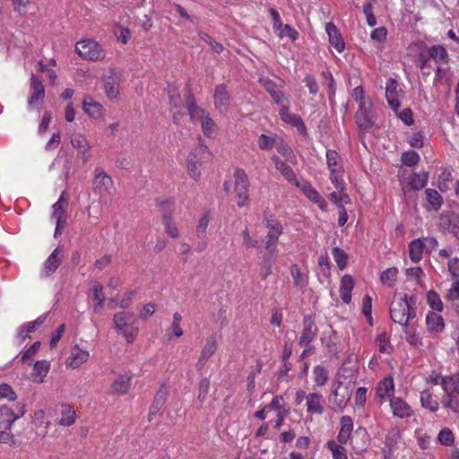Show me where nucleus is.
Instances as JSON below:
<instances>
[{"label":"nucleus","instance_id":"obj_1","mask_svg":"<svg viewBox=\"0 0 459 459\" xmlns=\"http://www.w3.org/2000/svg\"><path fill=\"white\" fill-rule=\"evenodd\" d=\"M136 317L134 313L118 312L114 315L113 325L117 333L123 335L128 343H132L138 334Z\"/></svg>","mask_w":459,"mask_h":459},{"label":"nucleus","instance_id":"obj_2","mask_svg":"<svg viewBox=\"0 0 459 459\" xmlns=\"http://www.w3.org/2000/svg\"><path fill=\"white\" fill-rule=\"evenodd\" d=\"M389 313L394 323L400 324L403 326L404 333H407L409 320L413 319L416 316V311L410 310L406 302L400 299L396 295L390 305Z\"/></svg>","mask_w":459,"mask_h":459},{"label":"nucleus","instance_id":"obj_3","mask_svg":"<svg viewBox=\"0 0 459 459\" xmlns=\"http://www.w3.org/2000/svg\"><path fill=\"white\" fill-rule=\"evenodd\" d=\"M354 118L359 134H365L371 129L377 118L372 102L359 105V108Z\"/></svg>","mask_w":459,"mask_h":459},{"label":"nucleus","instance_id":"obj_4","mask_svg":"<svg viewBox=\"0 0 459 459\" xmlns=\"http://www.w3.org/2000/svg\"><path fill=\"white\" fill-rule=\"evenodd\" d=\"M78 55L87 60L99 61L105 57V52L100 44L93 39H83L75 46Z\"/></svg>","mask_w":459,"mask_h":459},{"label":"nucleus","instance_id":"obj_5","mask_svg":"<svg viewBox=\"0 0 459 459\" xmlns=\"http://www.w3.org/2000/svg\"><path fill=\"white\" fill-rule=\"evenodd\" d=\"M235 193L237 195V204L238 206H244L248 201L249 181L246 171L238 169L234 173Z\"/></svg>","mask_w":459,"mask_h":459},{"label":"nucleus","instance_id":"obj_6","mask_svg":"<svg viewBox=\"0 0 459 459\" xmlns=\"http://www.w3.org/2000/svg\"><path fill=\"white\" fill-rule=\"evenodd\" d=\"M318 328L315 320L311 316H305L303 318V330L299 340V345L301 347H308L311 342L316 338Z\"/></svg>","mask_w":459,"mask_h":459},{"label":"nucleus","instance_id":"obj_7","mask_svg":"<svg viewBox=\"0 0 459 459\" xmlns=\"http://www.w3.org/2000/svg\"><path fill=\"white\" fill-rule=\"evenodd\" d=\"M120 82L121 74L117 70H110L108 74L104 76V89L108 99L112 100L117 98Z\"/></svg>","mask_w":459,"mask_h":459},{"label":"nucleus","instance_id":"obj_8","mask_svg":"<svg viewBox=\"0 0 459 459\" xmlns=\"http://www.w3.org/2000/svg\"><path fill=\"white\" fill-rule=\"evenodd\" d=\"M30 90L32 92L28 103L31 108L37 107L44 100L45 88L42 82L33 73L30 74Z\"/></svg>","mask_w":459,"mask_h":459},{"label":"nucleus","instance_id":"obj_9","mask_svg":"<svg viewBox=\"0 0 459 459\" xmlns=\"http://www.w3.org/2000/svg\"><path fill=\"white\" fill-rule=\"evenodd\" d=\"M63 256V251L58 247L56 248L45 261L41 277H49L53 274L61 264Z\"/></svg>","mask_w":459,"mask_h":459},{"label":"nucleus","instance_id":"obj_10","mask_svg":"<svg viewBox=\"0 0 459 459\" xmlns=\"http://www.w3.org/2000/svg\"><path fill=\"white\" fill-rule=\"evenodd\" d=\"M351 445L358 455L367 450L368 445V435L365 428L359 427L351 437Z\"/></svg>","mask_w":459,"mask_h":459},{"label":"nucleus","instance_id":"obj_11","mask_svg":"<svg viewBox=\"0 0 459 459\" xmlns=\"http://www.w3.org/2000/svg\"><path fill=\"white\" fill-rule=\"evenodd\" d=\"M95 178L93 181V189L95 192L100 194L108 192L113 186V180L109 175H108L100 168H96Z\"/></svg>","mask_w":459,"mask_h":459},{"label":"nucleus","instance_id":"obj_12","mask_svg":"<svg viewBox=\"0 0 459 459\" xmlns=\"http://www.w3.org/2000/svg\"><path fill=\"white\" fill-rule=\"evenodd\" d=\"M425 56L427 59L433 60L437 65H446L449 61V55L442 45H434L428 48Z\"/></svg>","mask_w":459,"mask_h":459},{"label":"nucleus","instance_id":"obj_13","mask_svg":"<svg viewBox=\"0 0 459 459\" xmlns=\"http://www.w3.org/2000/svg\"><path fill=\"white\" fill-rule=\"evenodd\" d=\"M299 187L311 202L316 204L322 211H326L327 203L309 182L299 184Z\"/></svg>","mask_w":459,"mask_h":459},{"label":"nucleus","instance_id":"obj_14","mask_svg":"<svg viewBox=\"0 0 459 459\" xmlns=\"http://www.w3.org/2000/svg\"><path fill=\"white\" fill-rule=\"evenodd\" d=\"M186 106L192 121L201 120L203 116L205 115V111L196 106L195 96L189 85L186 88Z\"/></svg>","mask_w":459,"mask_h":459},{"label":"nucleus","instance_id":"obj_15","mask_svg":"<svg viewBox=\"0 0 459 459\" xmlns=\"http://www.w3.org/2000/svg\"><path fill=\"white\" fill-rule=\"evenodd\" d=\"M398 82L394 78H389L385 85V97L389 106L397 113L400 108V101L398 100Z\"/></svg>","mask_w":459,"mask_h":459},{"label":"nucleus","instance_id":"obj_16","mask_svg":"<svg viewBox=\"0 0 459 459\" xmlns=\"http://www.w3.org/2000/svg\"><path fill=\"white\" fill-rule=\"evenodd\" d=\"M71 144L74 148L78 150L83 162H87L90 160L91 157L90 145L84 135L81 134H74L71 137Z\"/></svg>","mask_w":459,"mask_h":459},{"label":"nucleus","instance_id":"obj_17","mask_svg":"<svg viewBox=\"0 0 459 459\" xmlns=\"http://www.w3.org/2000/svg\"><path fill=\"white\" fill-rule=\"evenodd\" d=\"M325 30L328 35L330 44L339 52H342L345 47L343 39L333 22L325 25Z\"/></svg>","mask_w":459,"mask_h":459},{"label":"nucleus","instance_id":"obj_18","mask_svg":"<svg viewBox=\"0 0 459 459\" xmlns=\"http://www.w3.org/2000/svg\"><path fill=\"white\" fill-rule=\"evenodd\" d=\"M341 429L337 435V441L341 445H345L351 439L353 430V422L350 416H342L340 420Z\"/></svg>","mask_w":459,"mask_h":459},{"label":"nucleus","instance_id":"obj_19","mask_svg":"<svg viewBox=\"0 0 459 459\" xmlns=\"http://www.w3.org/2000/svg\"><path fill=\"white\" fill-rule=\"evenodd\" d=\"M281 118L287 124L295 126L300 133L306 132V126L299 115L291 114L289 111V108L282 106L280 109Z\"/></svg>","mask_w":459,"mask_h":459},{"label":"nucleus","instance_id":"obj_20","mask_svg":"<svg viewBox=\"0 0 459 459\" xmlns=\"http://www.w3.org/2000/svg\"><path fill=\"white\" fill-rule=\"evenodd\" d=\"M390 406L395 417L403 419L412 414L411 407L399 397H393L390 400Z\"/></svg>","mask_w":459,"mask_h":459},{"label":"nucleus","instance_id":"obj_21","mask_svg":"<svg viewBox=\"0 0 459 459\" xmlns=\"http://www.w3.org/2000/svg\"><path fill=\"white\" fill-rule=\"evenodd\" d=\"M213 98L215 108L220 112H224L228 109L230 96L225 85L219 84L215 87Z\"/></svg>","mask_w":459,"mask_h":459},{"label":"nucleus","instance_id":"obj_22","mask_svg":"<svg viewBox=\"0 0 459 459\" xmlns=\"http://www.w3.org/2000/svg\"><path fill=\"white\" fill-rule=\"evenodd\" d=\"M168 397V390L165 386H161L156 393L153 402L150 407L148 420L152 421L153 417L158 413L160 408L164 405Z\"/></svg>","mask_w":459,"mask_h":459},{"label":"nucleus","instance_id":"obj_23","mask_svg":"<svg viewBox=\"0 0 459 459\" xmlns=\"http://www.w3.org/2000/svg\"><path fill=\"white\" fill-rule=\"evenodd\" d=\"M426 325L429 332L438 333L443 332L445 328V321L437 312L429 311L426 316Z\"/></svg>","mask_w":459,"mask_h":459},{"label":"nucleus","instance_id":"obj_24","mask_svg":"<svg viewBox=\"0 0 459 459\" xmlns=\"http://www.w3.org/2000/svg\"><path fill=\"white\" fill-rule=\"evenodd\" d=\"M131 379L132 376L129 374L118 376L111 384V393L116 394H126L131 385Z\"/></svg>","mask_w":459,"mask_h":459},{"label":"nucleus","instance_id":"obj_25","mask_svg":"<svg viewBox=\"0 0 459 459\" xmlns=\"http://www.w3.org/2000/svg\"><path fill=\"white\" fill-rule=\"evenodd\" d=\"M354 288V280L350 274H344L341 279L340 296L345 304L351 300V291Z\"/></svg>","mask_w":459,"mask_h":459},{"label":"nucleus","instance_id":"obj_26","mask_svg":"<svg viewBox=\"0 0 459 459\" xmlns=\"http://www.w3.org/2000/svg\"><path fill=\"white\" fill-rule=\"evenodd\" d=\"M440 224L459 239V214L441 215Z\"/></svg>","mask_w":459,"mask_h":459},{"label":"nucleus","instance_id":"obj_27","mask_svg":"<svg viewBox=\"0 0 459 459\" xmlns=\"http://www.w3.org/2000/svg\"><path fill=\"white\" fill-rule=\"evenodd\" d=\"M333 400L330 398V402L333 404V409L342 410L345 406L350 397V393L347 387L341 388V386H338V388H336L333 393Z\"/></svg>","mask_w":459,"mask_h":459},{"label":"nucleus","instance_id":"obj_28","mask_svg":"<svg viewBox=\"0 0 459 459\" xmlns=\"http://www.w3.org/2000/svg\"><path fill=\"white\" fill-rule=\"evenodd\" d=\"M198 145L190 152L188 157L195 156V160H201L204 162L210 161L212 157V152L209 151L207 146L204 144L201 136L198 137Z\"/></svg>","mask_w":459,"mask_h":459},{"label":"nucleus","instance_id":"obj_29","mask_svg":"<svg viewBox=\"0 0 459 459\" xmlns=\"http://www.w3.org/2000/svg\"><path fill=\"white\" fill-rule=\"evenodd\" d=\"M441 385L446 394H459V372L451 377H442Z\"/></svg>","mask_w":459,"mask_h":459},{"label":"nucleus","instance_id":"obj_30","mask_svg":"<svg viewBox=\"0 0 459 459\" xmlns=\"http://www.w3.org/2000/svg\"><path fill=\"white\" fill-rule=\"evenodd\" d=\"M50 368V363L48 360H38L33 367L32 377L37 383H42L44 377L48 375Z\"/></svg>","mask_w":459,"mask_h":459},{"label":"nucleus","instance_id":"obj_31","mask_svg":"<svg viewBox=\"0 0 459 459\" xmlns=\"http://www.w3.org/2000/svg\"><path fill=\"white\" fill-rule=\"evenodd\" d=\"M377 394L384 399L394 394V380L391 377H385L377 387Z\"/></svg>","mask_w":459,"mask_h":459},{"label":"nucleus","instance_id":"obj_32","mask_svg":"<svg viewBox=\"0 0 459 459\" xmlns=\"http://www.w3.org/2000/svg\"><path fill=\"white\" fill-rule=\"evenodd\" d=\"M327 166L332 174L342 173L341 158L334 150H328L326 152Z\"/></svg>","mask_w":459,"mask_h":459},{"label":"nucleus","instance_id":"obj_33","mask_svg":"<svg viewBox=\"0 0 459 459\" xmlns=\"http://www.w3.org/2000/svg\"><path fill=\"white\" fill-rule=\"evenodd\" d=\"M307 412L323 413V406L321 404L322 395L316 393L309 394L307 397Z\"/></svg>","mask_w":459,"mask_h":459},{"label":"nucleus","instance_id":"obj_34","mask_svg":"<svg viewBox=\"0 0 459 459\" xmlns=\"http://www.w3.org/2000/svg\"><path fill=\"white\" fill-rule=\"evenodd\" d=\"M83 110L92 117H99L102 114L103 107L94 101L91 97H85L82 102Z\"/></svg>","mask_w":459,"mask_h":459},{"label":"nucleus","instance_id":"obj_35","mask_svg":"<svg viewBox=\"0 0 459 459\" xmlns=\"http://www.w3.org/2000/svg\"><path fill=\"white\" fill-rule=\"evenodd\" d=\"M75 411L72 406L68 404L62 405L61 419L58 424L65 427L72 426L75 422Z\"/></svg>","mask_w":459,"mask_h":459},{"label":"nucleus","instance_id":"obj_36","mask_svg":"<svg viewBox=\"0 0 459 459\" xmlns=\"http://www.w3.org/2000/svg\"><path fill=\"white\" fill-rule=\"evenodd\" d=\"M0 416L3 418L1 425L4 429H11L12 425L17 420V417L14 416V411L6 405L0 406Z\"/></svg>","mask_w":459,"mask_h":459},{"label":"nucleus","instance_id":"obj_37","mask_svg":"<svg viewBox=\"0 0 459 459\" xmlns=\"http://www.w3.org/2000/svg\"><path fill=\"white\" fill-rule=\"evenodd\" d=\"M89 358V353L87 351L80 350L77 346L74 347L71 351V361L69 365L76 368L84 363Z\"/></svg>","mask_w":459,"mask_h":459},{"label":"nucleus","instance_id":"obj_38","mask_svg":"<svg viewBox=\"0 0 459 459\" xmlns=\"http://www.w3.org/2000/svg\"><path fill=\"white\" fill-rule=\"evenodd\" d=\"M423 250L424 247L420 238L412 240L409 245V255L411 260L414 263L419 262L422 257Z\"/></svg>","mask_w":459,"mask_h":459},{"label":"nucleus","instance_id":"obj_39","mask_svg":"<svg viewBox=\"0 0 459 459\" xmlns=\"http://www.w3.org/2000/svg\"><path fill=\"white\" fill-rule=\"evenodd\" d=\"M325 446L331 451L333 459H348L347 451L340 443L329 440Z\"/></svg>","mask_w":459,"mask_h":459},{"label":"nucleus","instance_id":"obj_40","mask_svg":"<svg viewBox=\"0 0 459 459\" xmlns=\"http://www.w3.org/2000/svg\"><path fill=\"white\" fill-rule=\"evenodd\" d=\"M429 174L427 172H423L422 174L412 173L409 177V185L413 190L422 189L428 182Z\"/></svg>","mask_w":459,"mask_h":459},{"label":"nucleus","instance_id":"obj_41","mask_svg":"<svg viewBox=\"0 0 459 459\" xmlns=\"http://www.w3.org/2000/svg\"><path fill=\"white\" fill-rule=\"evenodd\" d=\"M264 86L276 104L280 105L283 103L286 98L281 91L276 90V85L271 80H264Z\"/></svg>","mask_w":459,"mask_h":459},{"label":"nucleus","instance_id":"obj_42","mask_svg":"<svg viewBox=\"0 0 459 459\" xmlns=\"http://www.w3.org/2000/svg\"><path fill=\"white\" fill-rule=\"evenodd\" d=\"M425 195L427 201L433 207V209L437 211L441 207L443 204V198L436 189H426Z\"/></svg>","mask_w":459,"mask_h":459},{"label":"nucleus","instance_id":"obj_43","mask_svg":"<svg viewBox=\"0 0 459 459\" xmlns=\"http://www.w3.org/2000/svg\"><path fill=\"white\" fill-rule=\"evenodd\" d=\"M398 269L396 267H390L384 271L380 275L382 283L388 287H393L397 280Z\"/></svg>","mask_w":459,"mask_h":459},{"label":"nucleus","instance_id":"obj_44","mask_svg":"<svg viewBox=\"0 0 459 459\" xmlns=\"http://www.w3.org/2000/svg\"><path fill=\"white\" fill-rule=\"evenodd\" d=\"M167 91L170 106L173 108H180L182 106V100L178 88L172 84H169Z\"/></svg>","mask_w":459,"mask_h":459},{"label":"nucleus","instance_id":"obj_45","mask_svg":"<svg viewBox=\"0 0 459 459\" xmlns=\"http://www.w3.org/2000/svg\"><path fill=\"white\" fill-rule=\"evenodd\" d=\"M204 161L195 160L194 157L187 158V170L191 178L197 180L200 178V167Z\"/></svg>","mask_w":459,"mask_h":459},{"label":"nucleus","instance_id":"obj_46","mask_svg":"<svg viewBox=\"0 0 459 459\" xmlns=\"http://www.w3.org/2000/svg\"><path fill=\"white\" fill-rule=\"evenodd\" d=\"M427 299L429 307L437 311L441 312L443 310V303L439 295L435 290H429L427 293Z\"/></svg>","mask_w":459,"mask_h":459},{"label":"nucleus","instance_id":"obj_47","mask_svg":"<svg viewBox=\"0 0 459 459\" xmlns=\"http://www.w3.org/2000/svg\"><path fill=\"white\" fill-rule=\"evenodd\" d=\"M277 169L281 173L286 180L294 184L296 186H299V182L297 180L296 175L293 169L285 162L280 164Z\"/></svg>","mask_w":459,"mask_h":459},{"label":"nucleus","instance_id":"obj_48","mask_svg":"<svg viewBox=\"0 0 459 459\" xmlns=\"http://www.w3.org/2000/svg\"><path fill=\"white\" fill-rule=\"evenodd\" d=\"M275 147L277 148L279 153L285 157L286 160L291 162L294 160L295 155L293 151L285 143L282 138L278 137Z\"/></svg>","mask_w":459,"mask_h":459},{"label":"nucleus","instance_id":"obj_49","mask_svg":"<svg viewBox=\"0 0 459 459\" xmlns=\"http://www.w3.org/2000/svg\"><path fill=\"white\" fill-rule=\"evenodd\" d=\"M314 380L317 385H325L328 381V372L322 366H316L313 369Z\"/></svg>","mask_w":459,"mask_h":459},{"label":"nucleus","instance_id":"obj_50","mask_svg":"<svg viewBox=\"0 0 459 459\" xmlns=\"http://www.w3.org/2000/svg\"><path fill=\"white\" fill-rule=\"evenodd\" d=\"M457 394H446L443 396L441 403L444 407L450 409L453 411H459V401L457 399Z\"/></svg>","mask_w":459,"mask_h":459},{"label":"nucleus","instance_id":"obj_51","mask_svg":"<svg viewBox=\"0 0 459 459\" xmlns=\"http://www.w3.org/2000/svg\"><path fill=\"white\" fill-rule=\"evenodd\" d=\"M420 402L421 405L424 408L429 409L430 411H437L438 410V403L426 391L421 393Z\"/></svg>","mask_w":459,"mask_h":459},{"label":"nucleus","instance_id":"obj_52","mask_svg":"<svg viewBox=\"0 0 459 459\" xmlns=\"http://www.w3.org/2000/svg\"><path fill=\"white\" fill-rule=\"evenodd\" d=\"M217 350V342L213 336H211L207 339L204 347L202 350L201 356L202 359H209L211 358Z\"/></svg>","mask_w":459,"mask_h":459},{"label":"nucleus","instance_id":"obj_53","mask_svg":"<svg viewBox=\"0 0 459 459\" xmlns=\"http://www.w3.org/2000/svg\"><path fill=\"white\" fill-rule=\"evenodd\" d=\"M333 256L334 261L336 262L339 269L342 270L346 267L347 261H348V255L342 248L333 247Z\"/></svg>","mask_w":459,"mask_h":459},{"label":"nucleus","instance_id":"obj_54","mask_svg":"<svg viewBox=\"0 0 459 459\" xmlns=\"http://www.w3.org/2000/svg\"><path fill=\"white\" fill-rule=\"evenodd\" d=\"M419 64L418 66L421 71V75L423 78H427L431 74V64L429 59H427L425 53L421 52L419 54Z\"/></svg>","mask_w":459,"mask_h":459},{"label":"nucleus","instance_id":"obj_55","mask_svg":"<svg viewBox=\"0 0 459 459\" xmlns=\"http://www.w3.org/2000/svg\"><path fill=\"white\" fill-rule=\"evenodd\" d=\"M401 160L405 166L413 167L418 164L420 155L415 151L404 152L402 154Z\"/></svg>","mask_w":459,"mask_h":459},{"label":"nucleus","instance_id":"obj_56","mask_svg":"<svg viewBox=\"0 0 459 459\" xmlns=\"http://www.w3.org/2000/svg\"><path fill=\"white\" fill-rule=\"evenodd\" d=\"M163 223L165 226V230L168 235H169L173 238H177L179 237L178 230L177 227L174 225L171 216L169 214H163Z\"/></svg>","mask_w":459,"mask_h":459},{"label":"nucleus","instance_id":"obj_57","mask_svg":"<svg viewBox=\"0 0 459 459\" xmlns=\"http://www.w3.org/2000/svg\"><path fill=\"white\" fill-rule=\"evenodd\" d=\"M200 121H201V126H202L203 133L205 135L210 136L214 131V127H215L214 121L208 114H205L204 116H203V117Z\"/></svg>","mask_w":459,"mask_h":459},{"label":"nucleus","instance_id":"obj_58","mask_svg":"<svg viewBox=\"0 0 459 459\" xmlns=\"http://www.w3.org/2000/svg\"><path fill=\"white\" fill-rule=\"evenodd\" d=\"M281 235V234H275V233L268 232L263 240L264 248L266 250H278L277 243L279 240V237Z\"/></svg>","mask_w":459,"mask_h":459},{"label":"nucleus","instance_id":"obj_59","mask_svg":"<svg viewBox=\"0 0 459 459\" xmlns=\"http://www.w3.org/2000/svg\"><path fill=\"white\" fill-rule=\"evenodd\" d=\"M439 443L443 446H450L454 444L455 437L449 429H443L437 435Z\"/></svg>","mask_w":459,"mask_h":459},{"label":"nucleus","instance_id":"obj_60","mask_svg":"<svg viewBox=\"0 0 459 459\" xmlns=\"http://www.w3.org/2000/svg\"><path fill=\"white\" fill-rule=\"evenodd\" d=\"M114 34L118 41L126 44L131 37V32L127 28L117 25L114 28Z\"/></svg>","mask_w":459,"mask_h":459},{"label":"nucleus","instance_id":"obj_61","mask_svg":"<svg viewBox=\"0 0 459 459\" xmlns=\"http://www.w3.org/2000/svg\"><path fill=\"white\" fill-rule=\"evenodd\" d=\"M277 141L278 137L271 138L266 134H261L258 139V146L262 150H272L275 147Z\"/></svg>","mask_w":459,"mask_h":459},{"label":"nucleus","instance_id":"obj_62","mask_svg":"<svg viewBox=\"0 0 459 459\" xmlns=\"http://www.w3.org/2000/svg\"><path fill=\"white\" fill-rule=\"evenodd\" d=\"M443 65H437L435 69V77L433 80V83L438 84L442 83L443 82H446L449 80L448 77V69L443 68Z\"/></svg>","mask_w":459,"mask_h":459},{"label":"nucleus","instance_id":"obj_63","mask_svg":"<svg viewBox=\"0 0 459 459\" xmlns=\"http://www.w3.org/2000/svg\"><path fill=\"white\" fill-rule=\"evenodd\" d=\"M290 273L293 278L294 284L297 287L302 288L305 286L306 281L302 275L299 267L297 264H292L290 267Z\"/></svg>","mask_w":459,"mask_h":459},{"label":"nucleus","instance_id":"obj_64","mask_svg":"<svg viewBox=\"0 0 459 459\" xmlns=\"http://www.w3.org/2000/svg\"><path fill=\"white\" fill-rule=\"evenodd\" d=\"M7 399L8 401H15L17 399L16 393L13 390L12 386L8 384L0 385V399Z\"/></svg>","mask_w":459,"mask_h":459}]
</instances>
